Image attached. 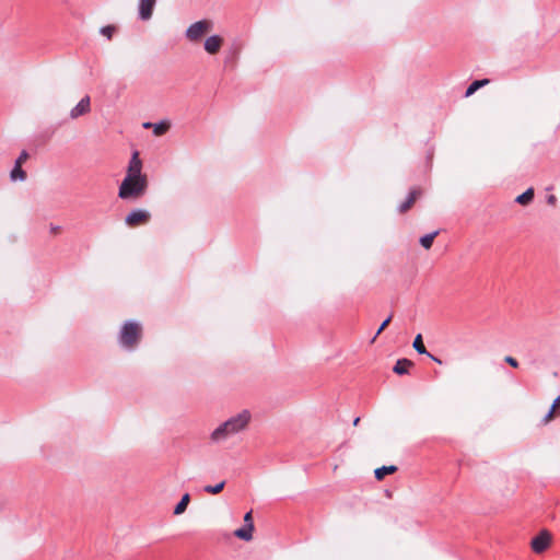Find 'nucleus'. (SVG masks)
<instances>
[{
  "instance_id": "nucleus-1",
  "label": "nucleus",
  "mask_w": 560,
  "mask_h": 560,
  "mask_svg": "<svg viewBox=\"0 0 560 560\" xmlns=\"http://www.w3.org/2000/svg\"><path fill=\"white\" fill-rule=\"evenodd\" d=\"M250 419L252 416L248 410L241 411L240 413H237L234 417H231L224 423L218 427L212 432L211 440L213 442H221L226 440L231 435L244 431L248 427Z\"/></svg>"
},
{
  "instance_id": "nucleus-19",
  "label": "nucleus",
  "mask_w": 560,
  "mask_h": 560,
  "mask_svg": "<svg viewBox=\"0 0 560 560\" xmlns=\"http://www.w3.org/2000/svg\"><path fill=\"white\" fill-rule=\"evenodd\" d=\"M439 235V231H434L430 234H427L420 238V244L425 249H430L432 247L434 238Z\"/></svg>"
},
{
  "instance_id": "nucleus-14",
  "label": "nucleus",
  "mask_w": 560,
  "mask_h": 560,
  "mask_svg": "<svg viewBox=\"0 0 560 560\" xmlns=\"http://www.w3.org/2000/svg\"><path fill=\"white\" fill-rule=\"evenodd\" d=\"M397 469L398 468L395 465L382 466L374 470V475H375V478L381 481L385 478L386 475L395 474L397 471Z\"/></svg>"
},
{
  "instance_id": "nucleus-18",
  "label": "nucleus",
  "mask_w": 560,
  "mask_h": 560,
  "mask_svg": "<svg viewBox=\"0 0 560 560\" xmlns=\"http://www.w3.org/2000/svg\"><path fill=\"white\" fill-rule=\"evenodd\" d=\"M534 199V189L528 188L525 192L516 197V202H518L522 206H527Z\"/></svg>"
},
{
  "instance_id": "nucleus-4",
  "label": "nucleus",
  "mask_w": 560,
  "mask_h": 560,
  "mask_svg": "<svg viewBox=\"0 0 560 560\" xmlns=\"http://www.w3.org/2000/svg\"><path fill=\"white\" fill-rule=\"evenodd\" d=\"M213 30V22L211 20H200L198 22L192 23L186 30V38L190 43H199L201 39L208 35Z\"/></svg>"
},
{
  "instance_id": "nucleus-12",
  "label": "nucleus",
  "mask_w": 560,
  "mask_h": 560,
  "mask_svg": "<svg viewBox=\"0 0 560 560\" xmlns=\"http://www.w3.org/2000/svg\"><path fill=\"white\" fill-rule=\"evenodd\" d=\"M412 347L413 349L420 353V354H428L432 360H434L435 362L438 363H442V361L435 357H433L432 354L428 353L427 352V349L424 347V343H423V340H422V336L419 334L416 336L415 340H413V343H412Z\"/></svg>"
},
{
  "instance_id": "nucleus-24",
  "label": "nucleus",
  "mask_w": 560,
  "mask_h": 560,
  "mask_svg": "<svg viewBox=\"0 0 560 560\" xmlns=\"http://www.w3.org/2000/svg\"><path fill=\"white\" fill-rule=\"evenodd\" d=\"M116 28L115 26L113 25H107V26H104L102 30H101V33L106 36L108 39H110L115 33Z\"/></svg>"
},
{
  "instance_id": "nucleus-2",
  "label": "nucleus",
  "mask_w": 560,
  "mask_h": 560,
  "mask_svg": "<svg viewBox=\"0 0 560 560\" xmlns=\"http://www.w3.org/2000/svg\"><path fill=\"white\" fill-rule=\"evenodd\" d=\"M147 189L148 178L125 176L118 189V197L124 200H137L145 194Z\"/></svg>"
},
{
  "instance_id": "nucleus-8",
  "label": "nucleus",
  "mask_w": 560,
  "mask_h": 560,
  "mask_svg": "<svg viewBox=\"0 0 560 560\" xmlns=\"http://www.w3.org/2000/svg\"><path fill=\"white\" fill-rule=\"evenodd\" d=\"M223 43L224 39L222 36L212 35L205 40L203 47L209 55H217L221 50Z\"/></svg>"
},
{
  "instance_id": "nucleus-22",
  "label": "nucleus",
  "mask_w": 560,
  "mask_h": 560,
  "mask_svg": "<svg viewBox=\"0 0 560 560\" xmlns=\"http://www.w3.org/2000/svg\"><path fill=\"white\" fill-rule=\"evenodd\" d=\"M224 486H225V481H221L214 486H206L203 488V490L210 494H219L224 489Z\"/></svg>"
},
{
  "instance_id": "nucleus-10",
  "label": "nucleus",
  "mask_w": 560,
  "mask_h": 560,
  "mask_svg": "<svg viewBox=\"0 0 560 560\" xmlns=\"http://www.w3.org/2000/svg\"><path fill=\"white\" fill-rule=\"evenodd\" d=\"M90 96H84L70 112V117L77 119L91 110Z\"/></svg>"
},
{
  "instance_id": "nucleus-26",
  "label": "nucleus",
  "mask_w": 560,
  "mask_h": 560,
  "mask_svg": "<svg viewBox=\"0 0 560 560\" xmlns=\"http://www.w3.org/2000/svg\"><path fill=\"white\" fill-rule=\"evenodd\" d=\"M557 411L553 410L552 408H550L549 412L546 415V417L544 418L542 422L545 424H547L548 422H550L551 420H553L556 417H557Z\"/></svg>"
},
{
  "instance_id": "nucleus-3",
  "label": "nucleus",
  "mask_w": 560,
  "mask_h": 560,
  "mask_svg": "<svg viewBox=\"0 0 560 560\" xmlns=\"http://www.w3.org/2000/svg\"><path fill=\"white\" fill-rule=\"evenodd\" d=\"M142 336V327L135 322L126 323L120 331V343L126 348H133Z\"/></svg>"
},
{
  "instance_id": "nucleus-33",
  "label": "nucleus",
  "mask_w": 560,
  "mask_h": 560,
  "mask_svg": "<svg viewBox=\"0 0 560 560\" xmlns=\"http://www.w3.org/2000/svg\"><path fill=\"white\" fill-rule=\"evenodd\" d=\"M359 422H360V418H355V419L353 420V425H358V424H359Z\"/></svg>"
},
{
  "instance_id": "nucleus-25",
  "label": "nucleus",
  "mask_w": 560,
  "mask_h": 560,
  "mask_svg": "<svg viewBox=\"0 0 560 560\" xmlns=\"http://www.w3.org/2000/svg\"><path fill=\"white\" fill-rule=\"evenodd\" d=\"M49 233L52 236H58L62 233V228L60 225L50 224L49 225Z\"/></svg>"
},
{
  "instance_id": "nucleus-31",
  "label": "nucleus",
  "mask_w": 560,
  "mask_h": 560,
  "mask_svg": "<svg viewBox=\"0 0 560 560\" xmlns=\"http://www.w3.org/2000/svg\"><path fill=\"white\" fill-rule=\"evenodd\" d=\"M547 202H548L549 205H551V206H555V205H556V202H557V198H556V196H555V195H550V196H548V198H547Z\"/></svg>"
},
{
  "instance_id": "nucleus-29",
  "label": "nucleus",
  "mask_w": 560,
  "mask_h": 560,
  "mask_svg": "<svg viewBox=\"0 0 560 560\" xmlns=\"http://www.w3.org/2000/svg\"><path fill=\"white\" fill-rule=\"evenodd\" d=\"M551 408L557 411L558 416H560V396L555 399Z\"/></svg>"
},
{
  "instance_id": "nucleus-28",
  "label": "nucleus",
  "mask_w": 560,
  "mask_h": 560,
  "mask_svg": "<svg viewBox=\"0 0 560 560\" xmlns=\"http://www.w3.org/2000/svg\"><path fill=\"white\" fill-rule=\"evenodd\" d=\"M27 159H28V154H27V152H26V151H23V152L20 154V156L18 158V160H16L15 164H16V165H21V166H22V164H23L24 162H26V160H27Z\"/></svg>"
},
{
  "instance_id": "nucleus-23",
  "label": "nucleus",
  "mask_w": 560,
  "mask_h": 560,
  "mask_svg": "<svg viewBox=\"0 0 560 560\" xmlns=\"http://www.w3.org/2000/svg\"><path fill=\"white\" fill-rule=\"evenodd\" d=\"M392 318H393V316H392V315H389V316H388V317H387V318H386V319L381 324V326H380V328L377 329L376 335H375V337L373 338L372 342H374V341H375V339H376V337H377L380 334H382V332L386 329V327H387V326L389 325V323L392 322Z\"/></svg>"
},
{
  "instance_id": "nucleus-16",
  "label": "nucleus",
  "mask_w": 560,
  "mask_h": 560,
  "mask_svg": "<svg viewBox=\"0 0 560 560\" xmlns=\"http://www.w3.org/2000/svg\"><path fill=\"white\" fill-rule=\"evenodd\" d=\"M189 502H190V495H189L188 493H185V494L182 497L180 501H179V502L177 503V505L175 506V509H174V514H175V515H180V514H183V513L186 511V509H187V506H188Z\"/></svg>"
},
{
  "instance_id": "nucleus-6",
  "label": "nucleus",
  "mask_w": 560,
  "mask_h": 560,
  "mask_svg": "<svg viewBox=\"0 0 560 560\" xmlns=\"http://www.w3.org/2000/svg\"><path fill=\"white\" fill-rule=\"evenodd\" d=\"M551 542V534L548 530H541L532 539L530 547L534 552L541 553L548 549Z\"/></svg>"
},
{
  "instance_id": "nucleus-11",
  "label": "nucleus",
  "mask_w": 560,
  "mask_h": 560,
  "mask_svg": "<svg viewBox=\"0 0 560 560\" xmlns=\"http://www.w3.org/2000/svg\"><path fill=\"white\" fill-rule=\"evenodd\" d=\"M156 0H140L139 14L142 20H149L152 16Z\"/></svg>"
},
{
  "instance_id": "nucleus-27",
  "label": "nucleus",
  "mask_w": 560,
  "mask_h": 560,
  "mask_svg": "<svg viewBox=\"0 0 560 560\" xmlns=\"http://www.w3.org/2000/svg\"><path fill=\"white\" fill-rule=\"evenodd\" d=\"M244 522H245V526H248L250 528H254V523H253V513L252 511L247 512L244 516Z\"/></svg>"
},
{
  "instance_id": "nucleus-20",
  "label": "nucleus",
  "mask_w": 560,
  "mask_h": 560,
  "mask_svg": "<svg viewBox=\"0 0 560 560\" xmlns=\"http://www.w3.org/2000/svg\"><path fill=\"white\" fill-rule=\"evenodd\" d=\"M170 127H171V124L168 121H162L159 124H154L153 133L158 137L163 136L164 133H166L168 131Z\"/></svg>"
},
{
  "instance_id": "nucleus-17",
  "label": "nucleus",
  "mask_w": 560,
  "mask_h": 560,
  "mask_svg": "<svg viewBox=\"0 0 560 560\" xmlns=\"http://www.w3.org/2000/svg\"><path fill=\"white\" fill-rule=\"evenodd\" d=\"M253 532H254V528H250L248 526H245V527H242V528H238L234 532V535L240 538V539H243V540H246V541H249L252 540L253 538Z\"/></svg>"
},
{
  "instance_id": "nucleus-13",
  "label": "nucleus",
  "mask_w": 560,
  "mask_h": 560,
  "mask_svg": "<svg viewBox=\"0 0 560 560\" xmlns=\"http://www.w3.org/2000/svg\"><path fill=\"white\" fill-rule=\"evenodd\" d=\"M413 366V362L409 359H399L393 371L396 373V374H407L409 372V369Z\"/></svg>"
},
{
  "instance_id": "nucleus-7",
  "label": "nucleus",
  "mask_w": 560,
  "mask_h": 560,
  "mask_svg": "<svg viewBox=\"0 0 560 560\" xmlns=\"http://www.w3.org/2000/svg\"><path fill=\"white\" fill-rule=\"evenodd\" d=\"M141 171H142V162L139 158V152L136 151V152H133V154L129 161L126 176L147 178V175L142 174Z\"/></svg>"
},
{
  "instance_id": "nucleus-32",
  "label": "nucleus",
  "mask_w": 560,
  "mask_h": 560,
  "mask_svg": "<svg viewBox=\"0 0 560 560\" xmlns=\"http://www.w3.org/2000/svg\"><path fill=\"white\" fill-rule=\"evenodd\" d=\"M143 127H144V128H151V127L153 128V127H154V124H152V122H144V124H143Z\"/></svg>"
},
{
  "instance_id": "nucleus-9",
  "label": "nucleus",
  "mask_w": 560,
  "mask_h": 560,
  "mask_svg": "<svg viewBox=\"0 0 560 560\" xmlns=\"http://www.w3.org/2000/svg\"><path fill=\"white\" fill-rule=\"evenodd\" d=\"M422 194L423 191L420 187L412 188L409 192L407 200L399 206L398 211L400 213H406L407 211H409L415 205V202L422 196Z\"/></svg>"
},
{
  "instance_id": "nucleus-15",
  "label": "nucleus",
  "mask_w": 560,
  "mask_h": 560,
  "mask_svg": "<svg viewBox=\"0 0 560 560\" xmlns=\"http://www.w3.org/2000/svg\"><path fill=\"white\" fill-rule=\"evenodd\" d=\"M490 83V81L488 79H482V80H476L474 81L466 90V93H465V96L466 97H469L471 96L477 90H479L480 88H483L486 85H488Z\"/></svg>"
},
{
  "instance_id": "nucleus-21",
  "label": "nucleus",
  "mask_w": 560,
  "mask_h": 560,
  "mask_svg": "<svg viewBox=\"0 0 560 560\" xmlns=\"http://www.w3.org/2000/svg\"><path fill=\"white\" fill-rule=\"evenodd\" d=\"M10 177L12 180H24L26 178V173L22 170L21 165H16L11 171Z\"/></svg>"
},
{
  "instance_id": "nucleus-5",
  "label": "nucleus",
  "mask_w": 560,
  "mask_h": 560,
  "mask_svg": "<svg viewBox=\"0 0 560 560\" xmlns=\"http://www.w3.org/2000/svg\"><path fill=\"white\" fill-rule=\"evenodd\" d=\"M151 220V213L143 209H137L131 211L125 219L126 224L129 228H137L140 225H145Z\"/></svg>"
},
{
  "instance_id": "nucleus-30",
  "label": "nucleus",
  "mask_w": 560,
  "mask_h": 560,
  "mask_svg": "<svg viewBox=\"0 0 560 560\" xmlns=\"http://www.w3.org/2000/svg\"><path fill=\"white\" fill-rule=\"evenodd\" d=\"M505 362L508 364H510L512 368H517L518 366V362L514 358H512V357H506L505 358Z\"/></svg>"
}]
</instances>
